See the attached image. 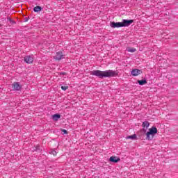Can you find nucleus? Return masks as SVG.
<instances>
[{"label": "nucleus", "mask_w": 178, "mask_h": 178, "mask_svg": "<svg viewBox=\"0 0 178 178\" xmlns=\"http://www.w3.org/2000/svg\"><path fill=\"white\" fill-rule=\"evenodd\" d=\"M35 151H40V146H36V149H35Z\"/></svg>", "instance_id": "obj_21"}, {"label": "nucleus", "mask_w": 178, "mask_h": 178, "mask_svg": "<svg viewBox=\"0 0 178 178\" xmlns=\"http://www.w3.org/2000/svg\"><path fill=\"white\" fill-rule=\"evenodd\" d=\"M90 74L92 76H97L99 77V79H104V77H111V76H112V71L94 70L91 72Z\"/></svg>", "instance_id": "obj_1"}, {"label": "nucleus", "mask_w": 178, "mask_h": 178, "mask_svg": "<svg viewBox=\"0 0 178 178\" xmlns=\"http://www.w3.org/2000/svg\"><path fill=\"white\" fill-rule=\"evenodd\" d=\"M122 27H129L130 24L134 23V19H123L122 21Z\"/></svg>", "instance_id": "obj_2"}, {"label": "nucleus", "mask_w": 178, "mask_h": 178, "mask_svg": "<svg viewBox=\"0 0 178 178\" xmlns=\"http://www.w3.org/2000/svg\"><path fill=\"white\" fill-rule=\"evenodd\" d=\"M138 83L140 86H144V84H147V80H138Z\"/></svg>", "instance_id": "obj_15"}, {"label": "nucleus", "mask_w": 178, "mask_h": 178, "mask_svg": "<svg viewBox=\"0 0 178 178\" xmlns=\"http://www.w3.org/2000/svg\"><path fill=\"white\" fill-rule=\"evenodd\" d=\"M25 22H29V19H25Z\"/></svg>", "instance_id": "obj_23"}, {"label": "nucleus", "mask_w": 178, "mask_h": 178, "mask_svg": "<svg viewBox=\"0 0 178 178\" xmlns=\"http://www.w3.org/2000/svg\"><path fill=\"white\" fill-rule=\"evenodd\" d=\"M127 51H128V52L133 53V52H136V51H137V50L134 47H129L127 48Z\"/></svg>", "instance_id": "obj_13"}, {"label": "nucleus", "mask_w": 178, "mask_h": 178, "mask_svg": "<svg viewBox=\"0 0 178 178\" xmlns=\"http://www.w3.org/2000/svg\"><path fill=\"white\" fill-rule=\"evenodd\" d=\"M112 162H113L114 163H118V162H120V157L117 156H113Z\"/></svg>", "instance_id": "obj_9"}, {"label": "nucleus", "mask_w": 178, "mask_h": 178, "mask_svg": "<svg viewBox=\"0 0 178 178\" xmlns=\"http://www.w3.org/2000/svg\"><path fill=\"white\" fill-rule=\"evenodd\" d=\"M51 155H54V156H56V151H55V150H52L51 152Z\"/></svg>", "instance_id": "obj_18"}, {"label": "nucleus", "mask_w": 178, "mask_h": 178, "mask_svg": "<svg viewBox=\"0 0 178 178\" xmlns=\"http://www.w3.org/2000/svg\"><path fill=\"white\" fill-rule=\"evenodd\" d=\"M156 133H158V129L155 127H152L149 129V131H147L146 134H156Z\"/></svg>", "instance_id": "obj_7"}, {"label": "nucleus", "mask_w": 178, "mask_h": 178, "mask_svg": "<svg viewBox=\"0 0 178 178\" xmlns=\"http://www.w3.org/2000/svg\"><path fill=\"white\" fill-rule=\"evenodd\" d=\"M112 27L114 29L123 27L122 22H112Z\"/></svg>", "instance_id": "obj_8"}, {"label": "nucleus", "mask_w": 178, "mask_h": 178, "mask_svg": "<svg viewBox=\"0 0 178 178\" xmlns=\"http://www.w3.org/2000/svg\"><path fill=\"white\" fill-rule=\"evenodd\" d=\"M67 88H69V86H61V90H63V91H66Z\"/></svg>", "instance_id": "obj_17"}, {"label": "nucleus", "mask_w": 178, "mask_h": 178, "mask_svg": "<svg viewBox=\"0 0 178 178\" xmlns=\"http://www.w3.org/2000/svg\"><path fill=\"white\" fill-rule=\"evenodd\" d=\"M127 139H131V140H137V136L134 135H131V136H128L127 137Z\"/></svg>", "instance_id": "obj_14"}, {"label": "nucleus", "mask_w": 178, "mask_h": 178, "mask_svg": "<svg viewBox=\"0 0 178 178\" xmlns=\"http://www.w3.org/2000/svg\"><path fill=\"white\" fill-rule=\"evenodd\" d=\"M141 73H143V72L138 69H134L131 72V75L134 76H139V74H141Z\"/></svg>", "instance_id": "obj_6"}, {"label": "nucleus", "mask_w": 178, "mask_h": 178, "mask_svg": "<svg viewBox=\"0 0 178 178\" xmlns=\"http://www.w3.org/2000/svg\"><path fill=\"white\" fill-rule=\"evenodd\" d=\"M143 138H146V140H152L154 138V134H143Z\"/></svg>", "instance_id": "obj_10"}, {"label": "nucleus", "mask_w": 178, "mask_h": 178, "mask_svg": "<svg viewBox=\"0 0 178 178\" xmlns=\"http://www.w3.org/2000/svg\"><path fill=\"white\" fill-rule=\"evenodd\" d=\"M62 133H64V134H67V131L65 129H61Z\"/></svg>", "instance_id": "obj_20"}, {"label": "nucleus", "mask_w": 178, "mask_h": 178, "mask_svg": "<svg viewBox=\"0 0 178 178\" xmlns=\"http://www.w3.org/2000/svg\"><path fill=\"white\" fill-rule=\"evenodd\" d=\"M24 60L26 62V63H28V65H31V63L34 62V58H33L31 56H26L24 58Z\"/></svg>", "instance_id": "obj_3"}, {"label": "nucleus", "mask_w": 178, "mask_h": 178, "mask_svg": "<svg viewBox=\"0 0 178 178\" xmlns=\"http://www.w3.org/2000/svg\"><path fill=\"white\" fill-rule=\"evenodd\" d=\"M63 53L62 51L56 52V55L54 56L55 60H60L63 59Z\"/></svg>", "instance_id": "obj_4"}, {"label": "nucleus", "mask_w": 178, "mask_h": 178, "mask_svg": "<svg viewBox=\"0 0 178 178\" xmlns=\"http://www.w3.org/2000/svg\"><path fill=\"white\" fill-rule=\"evenodd\" d=\"M1 25L0 24V27H1Z\"/></svg>", "instance_id": "obj_25"}, {"label": "nucleus", "mask_w": 178, "mask_h": 178, "mask_svg": "<svg viewBox=\"0 0 178 178\" xmlns=\"http://www.w3.org/2000/svg\"><path fill=\"white\" fill-rule=\"evenodd\" d=\"M60 119V114H54L52 115V120H54V122H58Z\"/></svg>", "instance_id": "obj_11"}, {"label": "nucleus", "mask_w": 178, "mask_h": 178, "mask_svg": "<svg viewBox=\"0 0 178 178\" xmlns=\"http://www.w3.org/2000/svg\"><path fill=\"white\" fill-rule=\"evenodd\" d=\"M110 26H112V22H110Z\"/></svg>", "instance_id": "obj_24"}, {"label": "nucleus", "mask_w": 178, "mask_h": 178, "mask_svg": "<svg viewBox=\"0 0 178 178\" xmlns=\"http://www.w3.org/2000/svg\"><path fill=\"white\" fill-rule=\"evenodd\" d=\"M33 10L35 12H41V10H42V8H41V6H36L33 8Z\"/></svg>", "instance_id": "obj_16"}, {"label": "nucleus", "mask_w": 178, "mask_h": 178, "mask_svg": "<svg viewBox=\"0 0 178 178\" xmlns=\"http://www.w3.org/2000/svg\"><path fill=\"white\" fill-rule=\"evenodd\" d=\"M112 76H113V77H115V76H118V72H112Z\"/></svg>", "instance_id": "obj_19"}, {"label": "nucleus", "mask_w": 178, "mask_h": 178, "mask_svg": "<svg viewBox=\"0 0 178 178\" xmlns=\"http://www.w3.org/2000/svg\"><path fill=\"white\" fill-rule=\"evenodd\" d=\"M142 127H143V130L149 127V122L148 121H145L142 124Z\"/></svg>", "instance_id": "obj_12"}, {"label": "nucleus", "mask_w": 178, "mask_h": 178, "mask_svg": "<svg viewBox=\"0 0 178 178\" xmlns=\"http://www.w3.org/2000/svg\"><path fill=\"white\" fill-rule=\"evenodd\" d=\"M13 89L14 91H19L22 88V86L17 82H14L12 85Z\"/></svg>", "instance_id": "obj_5"}, {"label": "nucleus", "mask_w": 178, "mask_h": 178, "mask_svg": "<svg viewBox=\"0 0 178 178\" xmlns=\"http://www.w3.org/2000/svg\"><path fill=\"white\" fill-rule=\"evenodd\" d=\"M109 161H110V162H112V157L109 158Z\"/></svg>", "instance_id": "obj_22"}]
</instances>
